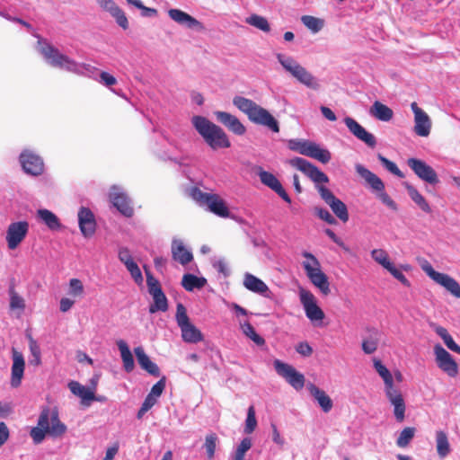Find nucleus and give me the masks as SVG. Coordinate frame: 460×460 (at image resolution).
Masks as SVG:
<instances>
[{
	"label": "nucleus",
	"mask_w": 460,
	"mask_h": 460,
	"mask_svg": "<svg viewBox=\"0 0 460 460\" xmlns=\"http://www.w3.org/2000/svg\"><path fill=\"white\" fill-rule=\"evenodd\" d=\"M38 48L47 62L54 66L77 75L87 76L98 80L106 86H111L117 83V79L107 72H100L99 69L90 64L79 63L68 56L62 54L57 48L40 39Z\"/></svg>",
	"instance_id": "obj_1"
},
{
	"label": "nucleus",
	"mask_w": 460,
	"mask_h": 460,
	"mask_svg": "<svg viewBox=\"0 0 460 460\" xmlns=\"http://www.w3.org/2000/svg\"><path fill=\"white\" fill-rule=\"evenodd\" d=\"M292 167L301 171L310 180L315 183V187L326 204L330 206L335 216L343 223L349 220V212L347 206L343 201L334 196V194L322 183L329 181L328 176L318 169L314 164L302 157H294L288 162Z\"/></svg>",
	"instance_id": "obj_2"
},
{
	"label": "nucleus",
	"mask_w": 460,
	"mask_h": 460,
	"mask_svg": "<svg viewBox=\"0 0 460 460\" xmlns=\"http://www.w3.org/2000/svg\"><path fill=\"white\" fill-rule=\"evenodd\" d=\"M66 431V426L60 421L58 412L45 407L41 410L38 418L37 426L32 427L30 436L35 445L43 442L46 436L59 438Z\"/></svg>",
	"instance_id": "obj_3"
},
{
	"label": "nucleus",
	"mask_w": 460,
	"mask_h": 460,
	"mask_svg": "<svg viewBox=\"0 0 460 460\" xmlns=\"http://www.w3.org/2000/svg\"><path fill=\"white\" fill-rule=\"evenodd\" d=\"M374 367L384 381L385 394L394 407V415L397 422L405 419L406 404L400 388L394 385V376L379 359H374Z\"/></svg>",
	"instance_id": "obj_4"
},
{
	"label": "nucleus",
	"mask_w": 460,
	"mask_h": 460,
	"mask_svg": "<svg viewBox=\"0 0 460 460\" xmlns=\"http://www.w3.org/2000/svg\"><path fill=\"white\" fill-rule=\"evenodd\" d=\"M233 104L252 123L267 127L274 133L279 132V125L274 116L252 100L236 95L233 99Z\"/></svg>",
	"instance_id": "obj_5"
},
{
	"label": "nucleus",
	"mask_w": 460,
	"mask_h": 460,
	"mask_svg": "<svg viewBox=\"0 0 460 460\" xmlns=\"http://www.w3.org/2000/svg\"><path fill=\"white\" fill-rule=\"evenodd\" d=\"M276 58L283 68L299 83L313 89H316L318 87V83L314 76L292 57L278 53Z\"/></svg>",
	"instance_id": "obj_6"
},
{
	"label": "nucleus",
	"mask_w": 460,
	"mask_h": 460,
	"mask_svg": "<svg viewBox=\"0 0 460 460\" xmlns=\"http://www.w3.org/2000/svg\"><path fill=\"white\" fill-rule=\"evenodd\" d=\"M288 146L292 151L316 159L323 164L329 163L332 158L329 150L321 148L317 144L309 140L290 139Z\"/></svg>",
	"instance_id": "obj_7"
},
{
	"label": "nucleus",
	"mask_w": 460,
	"mask_h": 460,
	"mask_svg": "<svg viewBox=\"0 0 460 460\" xmlns=\"http://www.w3.org/2000/svg\"><path fill=\"white\" fill-rule=\"evenodd\" d=\"M175 320L181 329L183 341L197 343L201 341V332L190 322L187 309L181 303L177 304Z\"/></svg>",
	"instance_id": "obj_8"
},
{
	"label": "nucleus",
	"mask_w": 460,
	"mask_h": 460,
	"mask_svg": "<svg viewBox=\"0 0 460 460\" xmlns=\"http://www.w3.org/2000/svg\"><path fill=\"white\" fill-rule=\"evenodd\" d=\"M203 139L213 149H224L231 146L226 133L219 126L203 118Z\"/></svg>",
	"instance_id": "obj_9"
},
{
	"label": "nucleus",
	"mask_w": 460,
	"mask_h": 460,
	"mask_svg": "<svg viewBox=\"0 0 460 460\" xmlns=\"http://www.w3.org/2000/svg\"><path fill=\"white\" fill-rule=\"evenodd\" d=\"M30 230L26 220L15 221L9 224L5 232V241L9 250H15L26 238Z\"/></svg>",
	"instance_id": "obj_10"
},
{
	"label": "nucleus",
	"mask_w": 460,
	"mask_h": 460,
	"mask_svg": "<svg viewBox=\"0 0 460 460\" xmlns=\"http://www.w3.org/2000/svg\"><path fill=\"white\" fill-rule=\"evenodd\" d=\"M422 270L432 280L445 288L452 296L460 298V284L454 278L435 270L429 263L423 265Z\"/></svg>",
	"instance_id": "obj_11"
},
{
	"label": "nucleus",
	"mask_w": 460,
	"mask_h": 460,
	"mask_svg": "<svg viewBox=\"0 0 460 460\" xmlns=\"http://www.w3.org/2000/svg\"><path fill=\"white\" fill-rule=\"evenodd\" d=\"M422 270L432 280L445 288L452 296L460 298V284L454 278L435 270L429 263L423 265Z\"/></svg>",
	"instance_id": "obj_12"
},
{
	"label": "nucleus",
	"mask_w": 460,
	"mask_h": 460,
	"mask_svg": "<svg viewBox=\"0 0 460 460\" xmlns=\"http://www.w3.org/2000/svg\"><path fill=\"white\" fill-rule=\"evenodd\" d=\"M274 367L279 376L283 377L294 389L299 391L305 386V376L293 366L279 359L274 361Z\"/></svg>",
	"instance_id": "obj_13"
},
{
	"label": "nucleus",
	"mask_w": 460,
	"mask_h": 460,
	"mask_svg": "<svg viewBox=\"0 0 460 460\" xmlns=\"http://www.w3.org/2000/svg\"><path fill=\"white\" fill-rule=\"evenodd\" d=\"M110 201L118 211L126 217H131L134 215L131 199L121 187L113 185L109 193Z\"/></svg>",
	"instance_id": "obj_14"
},
{
	"label": "nucleus",
	"mask_w": 460,
	"mask_h": 460,
	"mask_svg": "<svg viewBox=\"0 0 460 460\" xmlns=\"http://www.w3.org/2000/svg\"><path fill=\"white\" fill-rule=\"evenodd\" d=\"M300 302L304 307L306 317L313 323L321 322L324 318L323 311L317 305L313 293L305 288L299 290Z\"/></svg>",
	"instance_id": "obj_15"
},
{
	"label": "nucleus",
	"mask_w": 460,
	"mask_h": 460,
	"mask_svg": "<svg viewBox=\"0 0 460 460\" xmlns=\"http://www.w3.org/2000/svg\"><path fill=\"white\" fill-rule=\"evenodd\" d=\"M434 353L438 367L448 376L456 377L458 375V366L451 354L440 344L435 345Z\"/></svg>",
	"instance_id": "obj_16"
},
{
	"label": "nucleus",
	"mask_w": 460,
	"mask_h": 460,
	"mask_svg": "<svg viewBox=\"0 0 460 460\" xmlns=\"http://www.w3.org/2000/svg\"><path fill=\"white\" fill-rule=\"evenodd\" d=\"M407 164L423 181L431 185H436L438 183L439 181L436 171L426 162L412 157L407 160Z\"/></svg>",
	"instance_id": "obj_17"
},
{
	"label": "nucleus",
	"mask_w": 460,
	"mask_h": 460,
	"mask_svg": "<svg viewBox=\"0 0 460 460\" xmlns=\"http://www.w3.org/2000/svg\"><path fill=\"white\" fill-rule=\"evenodd\" d=\"M20 163L27 174L40 175L44 171V164L40 156L25 150L20 155Z\"/></svg>",
	"instance_id": "obj_18"
},
{
	"label": "nucleus",
	"mask_w": 460,
	"mask_h": 460,
	"mask_svg": "<svg viewBox=\"0 0 460 460\" xmlns=\"http://www.w3.org/2000/svg\"><path fill=\"white\" fill-rule=\"evenodd\" d=\"M78 226L82 235L85 238L92 237L96 232V219L93 211L86 207H81L77 214Z\"/></svg>",
	"instance_id": "obj_19"
},
{
	"label": "nucleus",
	"mask_w": 460,
	"mask_h": 460,
	"mask_svg": "<svg viewBox=\"0 0 460 460\" xmlns=\"http://www.w3.org/2000/svg\"><path fill=\"white\" fill-rule=\"evenodd\" d=\"M414 114V132L420 137H428L431 129V120L429 115L416 102L411 104Z\"/></svg>",
	"instance_id": "obj_20"
},
{
	"label": "nucleus",
	"mask_w": 460,
	"mask_h": 460,
	"mask_svg": "<svg viewBox=\"0 0 460 460\" xmlns=\"http://www.w3.org/2000/svg\"><path fill=\"white\" fill-rule=\"evenodd\" d=\"M344 123L349 132L358 140L364 142L367 146L374 148L376 146V137L362 127L357 120L350 117L344 119Z\"/></svg>",
	"instance_id": "obj_21"
},
{
	"label": "nucleus",
	"mask_w": 460,
	"mask_h": 460,
	"mask_svg": "<svg viewBox=\"0 0 460 460\" xmlns=\"http://www.w3.org/2000/svg\"><path fill=\"white\" fill-rule=\"evenodd\" d=\"M257 173L262 184L275 191L287 203H291L290 197L283 188L279 179L273 173L263 170L261 166L258 167Z\"/></svg>",
	"instance_id": "obj_22"
},
{
	"label": "nucleus",
	"mask_w": 460,
	"mask_h": 460,
	"mask_svg": "<svg viewBox=\"0 0 460 460\" xmlns=\"http://www.w3.org/2000/svg\"><path fill=\"white\" fill-rule=\"evenodd\" d=\"M203 204L207 209L217 217L226 218L230 215L228 207L225 200L217 194L203 192Z\"/></svg>",
	"instance_id": "obj_23"
},
{
	"label": "nucleus",
	"mask_w": 460,
	"mask_h": 460,
	"mask_svg": "<svg viewBox=\"0 0 460 460\" xmlns=\"http://www.w3.org/2000/svg\"><path fill=\"white\" fill-rule=\"evenodd\" d=\"M216 119L224 125L229 131L236 136H243L246 132L245 126L240 121V119L226 111H217L214 112Z\"/></svg>",
	"instance_id": "obj_24"
},
{
	"label": "nucleus",
	"mask_w": 460,
	"mask_h": 460,
	"mask_svg": "<svg viewBox=\"0 0 460 460\" xmlns=\"http://www.w3.org/2000/svg\"><path fill=\"white\" fill-rule=\"evenodd\" d=\"M171 251L172 259L183 266L193 260L191 251L187 248L181 239H172Z\"/></svg>",
	"instance_id": "obj_25"
},
{
	"label": "nucleus",
	"mask_w": 460,
	"mask_h": 460,
	"mask_svg": "<svg viewBox=\"0 0 460 460\" xmlns=\"http://www.w3.org/2000/svg\"><path fill=\"white\" fill-rule=\"evenodd\" d=\"M13 365L11 369V385L13 387H18L22 383V378L24 373L25 361L23 355L13 349Z\"/></svg>",
	"instance_id": "obj_26"
},
{
	"label": "nucleus",
	"mask_w": 460,
	"mask_h": 460,
	"mask_svg": "<svg viewBox=\"0 0 460 460\" xmlns=\"http://www.w3.org/2000/svg\"><path fill=\"white\" fill-rule=\"evenodd\" d=\"M168 15L172 21L185 28L195 30L201 27L199 21L180 9H170Z\"/></svg>",
	"instance_id": "obj_27"
},
{
	"label": "nucleus",
	"mask_w": 460,
	"mask_h": 460,
	"mask_svg": "<svg viewBox=\"0 0 460 460\" xmlns=\"http://www.w3.org/2000/svg\"><path fill=\"white\" fill-rule=\"evenodd\" d=\"M243 286L246 289L259 294L264 297H270V290L268 286L259 278L251 273H245L243 278Z\"/></svg>",
	"instance_id": "obj_28"
},
{
	"label": "nucleus",
	"mask_w": 460,
	"mask_h": 460,
	"mask_svg": "<svg viewBox=\"0 0 460 460\" xmlns=\"http://www.w3.org/2000/svg\"><path fill=\"white\" fill-rule=\"evenodd\" d=\"M356 172L360 175L367 184L371 187V189L375 191H382L385 190V184L383 181L372 172L370 170L366 168L360 164H357L355 165Z\"/></svg>",
	"instance_id": "obj_29"
},
{
	"label": "nucleus",
	"mask_w": 460,
	"mask_h": 460,
	"mask_svg": "<svg viewBox=\"0 0 460 460\" xmlns=\"http://www.w3.org/2000/svg\"><path fill=\"white\" fill-rule=\"evenodd\" d=\"M139 366L147 373L154 376H160V369L158 366L153 362L150 358L146 354L142 347H137L134 349Z\"/></svg>",
	"instance_id": "obj_30"
},
{
	"label": "nucleus",
	"mask_w": 460,
	"mask_h": 460,
	"mask_svg": "<svg viewBox=\"0 0 460 460\" xmlns=\"http://www.w3.org/2000/svg\"><path fill=\"white\" fill-rule=\"evenodd\" d=\"M366 331L367 336L362 341V350L369 355L377 349L381 333L375 327L367 328Z\"/></svg>",
	"instance_id": "obj_31"
},
{
	"label": "nucleus",
	"mask_w": 460,
	"mask_h": 460,
	"mask_svg": "<svg viewBox=\"0 0 460 460\" xmlns=\"http://www.w3.org/2000/svg\"><path fill=\"white\" fill-rule=\"evenodd\" d=\"M306 276L323 294L328 295L331 292L328 277L322 271V270L313 271V270L308 268V273H306Z\"/></svg>",
	"instance_id": "obj_32"
},
{
	"label": "nucleus",
	"mask_w": 460,
	"mask_h": 460,
	"mask_svg": "<svg viewBox=\"0 0 460 460\" xmlns=\"http://www.w3.org/2000/svg\"><path fill=\"white\" fill-rule=\"evenodd\" d=\"M308 389L312 396L317 401L323 412L327 413L332 409V400L323 390H321L313 384L309 385Z\"/></svg>",
	"instance_id": "obj_33"
},
{
	"label": "nucleus",
	"mask_w": 460,
	"mask_h": 460,
	"mask_svg": "<svg viewBox=\"0 0 460 460\" xmlns=\"http://www.w3.org/2000/svg\"><path fill=\"white\" fill-rule=\"evenodd\" d=\"M38 218L42 221L51 231L61 229L62 225L58 217L50 210L40 208L37 211Z\"/></svg>",
	"instance_id": "obj_34"
},
{
	"label": "nucleus",
	"mask_w": 460,
	"mask_h": 460,
	"mask_svg": "<svg viewBox=\"0 0 460 460\" xmlns=\"http://www.w3.org/2000/svg\"><path fill=\"white\" fill-rule=\"evenodd\" d=\"M118 349L120 352V357L123 362V367L127 373H130L133 371L135 367L134 358L132 353L127 344V342L123 340H119L117 341Z\"/></svg>",
	"instance_id": "obj_35"
},
{
	"label": "nucleus",
	"mask_w": 460,
	"mask_h": 460,
	"mask_svg": "<svg viewBox=\"0 0 460 460\" xmlns=\"http://www.w3.org/2000/svg\"><path fill=\"white\" fill-rule=\"evenodd\" d=\"M68 387L72 394L79 396L82 399L83 403L90 401L97 400L94 395V392L90 390L89 388L82 385L80 383L76 381H71L68 384Z\"/></svg>",
	"instance_id": "obj_36"
},
{
	"label": "nucleus",
	"mask_w": 460,
	"mask_h": 460,
	"mask_svg": "<svg viewBox=\"0 0 460 460\" xmlns=\"http://www.w3.org/2000/svg\"><path fill=\"white\" fill-rule=\"evenodd\" d=\"M370 113L381 121H389L394 116L393 110L378 101H376L372 105Z\"/></svg>",
	"instance_id": "obj_37"
},
{
	"label": "nucleus",
	"mask_w": 460,
	"mask_h": 460,
	"mask_svg": "<svg viewBox=\"0 0 460 460\" xmlns=\"http://www.w3.org/2000/svg\"><path fill=\"white\" fill-rule=\"evenodd\" d=\"M436 446L438 455L440 458L443 459L450 454L451 447L447 435L445 431L438 430L436 432Z\"/></svg>",
	"instance_id": "obj_38"
},
{
	"label": "nucleus",
	"mask_w": 460,
	"mask_h": 460,
	"mask_svg": "<svg viewBox=\"0 0 460 460\" xmlns=\"http://www.w3.org/2000/svg\"><path fill=\"white\" fill-rule=\"evenodd\" d=\"M405 188L410 198L420 207V208L426 212L430 213L431 208L425 199V198L419 192V190L409 183H405Z\"/></svg>",
	"instance_id": "obj_39"
},
{
	"label": "nucleus",
	"mask_w": 460,
	"mask_h": 460,
	"mask_svg": "<svg viewBox=\"0 0 460 460\" xmlns=\"http://www.w3.org/2000/svg\"><path fill=\"white\" fill-rule=\"evenodd\" d=\"M187 178L190 181L194 186L185 189V194L195 200L199 205H201V190H199L200 181L198 178L191 176L189 171H184Z\"/></svg>",
	"instance_id": "obj_40"
},
{
	"label": "nucleus",
	"mask_w": 460,
	"mask_h": 460,
	"mask_svg": "<svg viewBox=\"0 0 460 460\" xmlns=\"http://www.w3.org/2000/svg\"><path fill=\"white\" fill-rule=\"evenodd\" d=\"M240 328L243 333L257 346H263L265 344V340L256 332L254 327L248 321L240 322Z\"/></svg>",
	"instance_id": "obj_41"
},
{
	"label": "nucleus",
	"mask_w": 460,
	"mask_h": 460,
	"mask_svg": "<svg viewBox=\"0 0 460 460\" xmlns=\"http://www.w3.org/2000/svg\"><path fill=\"white\" fill-rule=\"evenodd\" d=\"M246 22L264 32H269L270 31V26L268 20L258 14H252L248 18H246Z\"/></svg>",
	"instance_id": "obj_42"
},
{
	"label": "nucleus",
	"mask_w": 460,
	"mask_h": 460,
	"mask_svg": "<svg viewBox=\"0 0 460 460\" xmlns=\"http://www.w3.org/2000/svg\"><path fill=\"white\" fill-rule=\"evenodd\" d=\"M154 304L149 307V312L155 314L157 311L165 312L168 309V301L164 292L153 296Z\"/></svg>",
	"instance_id": "obj_43"
},
{
	"label": "nucleus",
	"mask_w": 460,
	"mask_h": 460,
	"mask_svg": "<svg viewBox=\"0 0 460 460\" xmlns=\"http://www.w3.org/2000/svg\"><path fill=\"white\" fill-rule=\"evenodd\" d=\"M252 447V439L243 438L230 460H244L245 453Z\"/></svg>",
	"instance_id": "obj_44"
},
{
	"label": "nucleus",
	"mask_w": 460,
	"mask_h": 460,
	"mask_svg": "<svg viewBox=\"0 0 460 460\" xmlns=\"http://www.w3.org/2000/svg\"><path fill=\"white\" fill-rule=\"evenodd\" d=\"M301 21L305 27L314 33L320 31L323 27V21L322 19L311 15H303Z\"/></svg>",
	"instance_id": "obj_45"
},
{
	"label": "nucleus",
	"mask_w": 460,
	"mask_h": 460,
	"mask_svg": "<svg viewBox=\"0 0 460 460\" xmlns=\"http://www.w3.org/2000/svg\"><path fill=\"white\" fill-rule=\"evenodd\" d=\"M181 285L187 291H192L194 288L199 289L201 288V278L190 273L184 274Z\"/></svg>",
	"instance_id": "obj_46"
},
{
	"label": "nucleus",
	"mask_w": 460,
	"mask_h": 460,
	"mask_svg": "<svg viewBox=\"0 0 460 460\" xmlns=\"http://www.w3.org/2000/svg\"><path fill=\"white\" fill-rule=\"evenodd\" d=\"M302 256L306 259V261L302 263L305 273H308V268L313 270V271L321 270L320 261L314 254L305 251L302 252Z\"/></svg>",
	"instance_id": "obj_47"
},
{
	"label": "nucleus",
	"mask_w": 460,
	"mask_h": 460,
	"mask_svg": "<svg viewBox=\"0 0 460 460\" xmlns=\"http://www.w3.org/2000/svg\"><path fill=\"white\" fill-rule=\"evenodd\" d=\"M414 434H415V428H412V427L404 428L401 431V433L396 440V445L399 447H406L410 444L411 439L413 438Z\"/></svg>",
	"instance_id": "obj_48"
},
{
	"label": "nucleus",
	"mask_w": 460,
	"mask_h": 460,
	"mask_svg": "<svg viewBox=\"0 0 460 460\" xmlns=\"http://www.w3.org/2000/svg\"><path fill=\"white\" fill-rule=\"evenodd\" d=\"M146 276V285L148 288L149 294L153 296L155 295H158L162 290L161 285L157 279H155L153 274L145 267Z\"/></svg>",
	"instance_id": "obj_49"
},
{
	"label": "nucleus",
	"mask_w": 460,
	"mask_h": 460,
	"mask_svg": "<svg viewBox=\"0 0 460 460\" xmlns=\"http://www.w3.org/2000/svg\"><path fill=\"white\" fill-rule=\"evenodd\" d=\"M29 349L31 355V358L29 359L30 365L39 366L41 363L40 348L37 341L32 338L30 339Z\"/></svg>",
	"instance_id": "obj_50"
},
{
	"label": "nucleus",
	"mask_w": 460,
	"mask_h": 460,
	"mask_svg": "<svg viewBox=\"0 0 460 460\" xmlns=\"http://www.w3.org/2000/svg\"><path fill=\"white\" fill-rule=\"evenodd\" d=\"M371 256L374 261L382 265L385 270L393 264L389 260L387 252L383 249H374L371 252Z\"/></svg>",
	"instance_id": "obj_51"
},
{
	"label": "nucleus",
	"mask_w": 460,
	"mask_h": 460,
	"mask_svg": "<svg viewBox=\"0 0 460 460\" xmlns=\"http://www.w3.org/2000/svg\"><path fill=\"white\" fill-rule=\"evenodd\" d=\"M257 427V420L255 416V409L253 405H251L247 410V417L245 420L244 432L246 434L252 433Z\"/></svg>",
	"instance_id": "obj_52"
},
{
	"label": "nucleus",
	"mask_w": 460,
	"mask_h": 460,
	"mask_svg": "<svg viewBox=\"0 0 460 460\" xmlns=\"http://www.w3.org/2000/svg\"><path fill=\"white\" fill-rule=\"evenodd\" d=\"M378 160L381 162L382 165L389 171L391 173L396 175L399 178H403L404 174L398 168V166L386 157L383 156L382 155H378Z\"/></svg>",
	"instance_id": "obj_53"
},
{
	"label": "nucleus",
	"mask_w": 460,
	"mask_h": 460,
	"mask_svg": "<svg viewBox=\"0 0 460 460\" xmlns=\"http://www.w3.org/2000/svg\"><path fill=\"white\" fill-rule=\"evenodd\" d=\"M84 285L78 279H71L69 280L68 295L73 297H81L84 295Z\"/></svg>",
	"instance_id": "obj_54"
},
{
	"label": "nucleus",
	"mask_w": 460,
	"mask_h": 460,
	"mask_svg": "<svg viewBox=\"0 0 460 460\" xmlns=\"http://www.w3.org/2000/svg\"><path fill=\"white\" fill-rule=\"evenodd\" d=\"M110 13L113 18H115L118 25L120 26L123 30H127L128 28V18L121 8L117 5L115 8H113L112 11L110 12Z\"/></svg>",
	"instance_id": "obj_55"
},
{
	"label": "nucleus",
	"mask_w": 460,
	"mask_h": 460,
	"mask_svg": "<svg viewBox=\"0 0 460 460\" xmlns=\"http://www.w3.org/2000/svg\"><path fill=\"white\" fill-rule=\"evenodd\" d=\"M9 295H10V308L14 309H20L23 310L25 308V302L24 299L16 293L14 288L12 287L9 289Z\"/></svg>",
	"instance_id": "obj_56"
},
{
	"label": "nucleus",
	"mask_w": 460,
	"mask_h": 460,
	"mask_svg": "<svg viewBox=\"0 0 460 460\" xmlns=\"http://www.w3.org/2000/svg\"><path fill=\"white\" fill-rule=\"evenodd\" d=\"M210 263L212 267L224 277H228L230 275V270L224 259L214 257L210 259Z\"/></svg>",
	"instance_id": "obj_57"
},
{
	"label": "nucleus",
	"mask_w": 460,
	"mask_h": 460,
	"mask_svg": "<svg viewBox=\"0 0 460 460\" xmlns=\"http://www.w3.org/2000/svg\"><path fill=\"white\" fill-rule=\"evenodd\" d=\"M217 441L218 438L215 433H211L206 437L205 447L208 459H212L214 457Z\"/></svg>",
	"instance_id": "obj_58"
},
{
	"label": "nucleus",
	"mask_w": 460,
	"mask_h": 460,
	"mask_svg": "<svg viewBox=\"0 0 460 460\" xmlns=\"http://www.w3.org/2000/svg\"><path fill=\"white\" fill-rule=\"evenodd\" d=\"M128 4L135 6L142 11L141 14L144 17H153L156 15L157 11L155 8L146 7L140 0H126Z\"/></svg>",
	"instance_id": "obj_59"
},
{
	"label": "nucleus",
	"mask_w": 460,
	"mask_h": 460,
	"mask_svg": "<svg viewBox=\"0 0 460 460\" xmlns=\"http://www.w3.org/2000/svg\"><path fill=\"white\" fill-rule=\"evenodd\" d=\"M125 267L127 268L128 271L130 273V276L134 279V281L137 285H142L144 279H143L142 272H141L138 265L137 264V262H135V261L130 262L129 264L126 265Z\"/></svg>",
	"instance_id": "obj_60"
},
{
	"label": "nucleus",
	"mask_w": 460,
	"mask_h": 460,
	"mask_svg": "<svg viewBox=\"0 0 460 460\" xmlns=\"http://www.w3.org/2000/svg\"><path fill=\"white\" fill-rule=\"evenodd\" d=\"M165 388V376H163L159 381H157L151 388L148 395H151L153 398L156 399L161 396L163 391Z\"/></svg>",
	"instance_id": "obj_61"
},
{
	"label": "nucleus",
	"mask_w": 460,
	"mask_h": 460,
	"mask_svg": "<svg viewBox=\"0 0 460 460\" xmlns=\"http://www.w3.org/2000/svg\"><path fill=\"white\" fill-rule=\"evenodd\" d=\"M387 270L402 285L405 287H410V281L407 279L404 274L394 265V263L387 269Z\"/></svg>",
	"instance_id": "obj_62"
},
{
	"label": "nucleus",
	"mask_w": 460,
	"mask_h": 460,
	"mask_svg": "<svg viewBox=\"0 0 460 460\" xmlns=\"http://www.w3.org/2000/svg\"><path fill=\"white\" fill-rule=\"evenodd\" d=\"M315 213L321 219H323L326 223L330 225L336 224V219L327 209L323 208H315Z\"/></svg>",
	"instance_id": "obj_63"
},
{
	"label": "nucleus",
	"mask_w": 460,
	"mask_h": 460,
	"mask_svg": "<svg viewBox=\"0 0 460 460\" xmlns=\"http://www.w3.org/2000/svg\"><path fill=\"white\" fill-rule=\"evenodd\" d=\"M296 351L303 357H310L313 354V348L307 341H301L296 344Z\"/></svg>",
	"instance_id": "obj_64"
}]
</instances>
